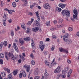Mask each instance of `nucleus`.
Masks as SVG:
<instances>
[{
    "instance_id": "nucleus-36",
    "label": "nucleus",
    "mask_w": 79,
    "mask_h": 79,
    "mask_svg": "<svg viewBox=\"0 0 79 79\" xmlns=\"http://www.w3.org/2000/svg\"><path fill=\"white\" fill-rule=\"evenodd\" d=\"M31 64L32 65H34L35 64V61L32 60L31 62Z\"/></svg>"
},
{
    "instance_id": "nucleus-13",
    "label": "nucleus",
    "mask_w": 79,
    "mask_h": 79,
    "mask_svg": "<svg viewBox=\"0 0 79 79\" xmlns=\"http://www.w3.org/2000/svg\"><path fill=\"white\" fill-rule=\"evenodd\" d=\"M13 47L15 50H16V52H18V47L16 46V43L13 44Z\"/></svg>"
},
{
    "instance_id": "nucleus-20",
    "label": "nucleus",
    "mask_w": 79,
    "mask_h": 79,
    "mask_svg": "<svg viewBox=\"0 0 79 79\" xmlns=\"http://www.w3.org/2000/svg\"><path fill=\"white\" fill-rule=\"evenodd\" d=\"M22 74L23 77H25L26 76V74L25 71H23Z\"/></svg>"
},
{
    "instance_id": "nucleus-62",
    "label": "nucleus",
    "mask_w": 79,
    "mask_h": 79,
    "mask_svg": "<svg viewBox=\"0 0 79 79\" xmlns=\"http://www.w3.org/2000/svg\"><path fill=\"white\" fill-rule=\"evenodd\" d=\"M17 57H18V55H15V59H16V58H17Z\"/></svg>"
},
{
    "instance_id": "nucleus-5",
    "label": "nucleus",
    "mask_w": 79,
    "mask_h": 79,
    "mask_svg": "<svg viewBox=\"0 0 79 79\" xmlns=\"http://www.w3.org/2000/svg\"><path fill=\"white\" fill-rule=\"evenodd\" d=\"M61 66H59L57 69H56L54 71V73H60V71H61Z\"/></svg>"
},
{
    "instance_id": "nucleus-6",
    "label": "nucleus",
    "mask_w": 79,
    "mask_h": 79,
    "mask_svg": "<svg viewBox=\"0 0 79 79\" xmlns=\"http://www.w3.org/2000/svg\"><path fill=\"white\" fill-rule=\"evenodd\" d=\"M69 35L68 33H66L65 34V35L63 36V40H65V39H67L68 38H69Z\"/></svg>"
},
{
    "instance_id": "nucleus-1",
    "label": "nucleus",
    "mask_w": 79,
    "mask_h": 79,
    "mask_svg": "<svg viewBox=\"0 0 79 79\" xmlns=\"http://www.w3.org/2000/svg\"><path fill=\"white\" fill-rule=\"evenodd\" d=\"M61 13L63 16H66L67 18L70 16V12L69 10H64L62 11Z\"/></svg>"
},
{
    "instance_id": "nucleus-19",
    "label": "nucleus",
    "mask_w": 79,
    "mask_h": 79,
    "mask_svg": "<svg viewBox=\"0 0 79 79\" xmlns=\"http://www.w3.org/2000/svg\"><path fill=\"white\" fill-rule=\"evenodd\" d=\"M8 79L7 78H5L4 79H11V77H12V73H10V74L8 76Z\"/></svg>"
},
{
    "instance_id": "nucleus-50",
    "label": "nucleus",
    "mask_w": 79,
    "mask_h": 79,
    "mask_svg": "<svg viewBox=\"0 0 79 79\" xmlns=\"http://www.w3.org/2000/svg\"><path fill=\"white\" fill-rule=\"evenodd\" d=\"M27 33H29V32H30V30H29V28L27 29Z\"/></svg>"
},
{
    "instance_id": "nucleus-42",
    "label": "nucleus",
    "mask_w": 79,
    "mask_h": 79,
    "mask_svg": "<svg viewBox=\"0 0 79 79\" xmlns=\"http://www.w3.org/2000/svg\"><path fill=\"white\" fill-rule=\"evenodd\" d=\"M1 6L2 7H3V1H1Z\"/></svg>"
},
{
    "instance_id": "nucleus-9",
    "label": "nucleus",
    "mask_w": 79,
    "mask_h": 79,
    "mask_svg": "<svg viewBox=\"0 0 79 79\" xmlns=\"http://www.w3.org/2000/svg\"><path fill=\"white\" fill-rule=\"evenodd\" d=\"M64 40L65 42H67V44H70L71 43V40H68L67 39H66L65 40Z\"/></svg>"
},
{
    "instance_id": "nucleus-2",
    "label": "nucleus",
    "mask_w": 79,
    "mask_h": 79,
    "mask_svg": "<svg viewBox=\"0 0 79 79\" xmlns=\"http://www.w3.org/2000/svg\"><path fill=\"white\" fill-rule=\"evenodd\" d=\"M40 44L39 45V48L41 50L42 52H43L44 49V47H45V45H44L43 43V41H40Z\"/></svg>"
},
{
    "instance_id": "nucleus-52",
    "label": "nucleus",
    "mask_w": 79,
    "mask_h": 79,
    "mask_svg": "<svg viewBox=\"0 0 79 79\" xmlns=\"http://www.w3.org/2000/svg\"><path fill=\"white\" fill-rule=\"evenodd\" d=\"M34 54L32 53L30 55V56L32 58H33L34 57Z\"/></svg>"
},
{
    "instance_id": "nucleus-61",
    "label": "nucleus",
    "mask_w": 79,
    "mask_h": 79,
    "mask_svg": "<svg viewBox=\"0 0 79 79\" xmlns=\"http://www.w3.org/2000/svg\"><path fill=\"white\" fill-rule=\"evenodd\" d=\"M52 38L53 39H56V36L55 35H53L52 36Z\"/></svg>"
},
{
    "instance_id": "nucleus-7",
    "label": "nucleus",
    "mask_w": 79,
    "mask_h": 79,
    "mask_svg": "<svg viewBox=\"0 0 79 79\" xmlns=\"http://www.w3.org/2000/svg\"><path fill=\"white\" fill-rule=\"evenodd\" d=\"M73 19L72 18H71V20L73 21H74V19H77V15H74L73 14Z\"/></svg>"
},
{
    "instance_id": "nucleus-16",
    "label": "nucleus",
    "mask_w": 79,
    "mask_h": 79,
    "mask_svg": "<svg viewBox=\"0 0 79 79\" xmlns=\"http://www.w3.org/2000/svg\"><path fill=\"white\" fill-rule=\"evenodd\" d=\"M44 76L45 79H48V73H44Z\"/></svg>"
},
{
    "instance_id": "nucleus-53",
    "label": "nucleus",
    "mask_w": 79,
    "mask_h": 79,
    "mask_svg": "<svg viewBox=\"0 0 79 79\" xmlns=\"http://www.w3.org/2000/svg\"><path fill=\"white\" fill-rule=\"evenodd\" d=\"M67 62L68 63H69V64H70V63H71V60H70L68 59L67 60Z\"/></svg>"
},
{
    "instance_id": "nucleus-35",
    "label": "nucleus",
    "mask_w": 79,
    "mask_h": 79,
    "mask_svg": "<svg viewBox=\"0 0 79 79\" xmlns=\"http://www.w3.org/2000/svg\"><path fill=\"white\" fill-rule=\"evenodd\" d=\"M55 46H54V45H53L52 46V47L51 48V50L52 51H53V50H54V49H55Z\"/></svg>"
},
{
    "instance_id": "nucleus-22",
    "label": "nucleus",
    "mask_w": 79,
    "mask_h": 79,
    "mask_svg": "<svg viewBox=\"0 0 79 79\" xmlns=\"http://www.w3.org/2000/svg\"><path fill=\"white\" fill-rule=\"evenodd\" d=\"M1 74L2 77H4L6 76V73L3 72H2L1 73Z\"/></svg>"
},
{
    "instance_id": "nucleus-45",
    "label": "nucleus",
    "mask_w": 79,
    "mask_h": 79,
    "mask_svg": "<svg viewBox=\"0 0 79 79\" xmlns=\"http://www.w3.org/2000/svg\"><path fill=\"white\" fill-rule=\"evenodd\" d=\"M43 53L44 55H47V52L46 51H44L43 52Z\"/></svg>"
},
{
    "instance_id": "nucleus-39",
    "label": "nucleus",
    "mask_w": 79,
    "mask_h": 79,
    "mask_svg": "<svg viewBox=\"0 0 79 79\" xmlns=\"http://www.w3.org/2000/svg\"><path fill=\"white\" fill-rule=\"evenodd\" d=\"M31 44L32 48H35V47L34 46L35 45V44H34V43H31Z\"/></svg>"
},
{
    "instance_id": "nucleus-27",
    "label": "nucleus",
    "mask_w": 79,
    "mask_h": 79,
    "mask_svg": "<svg viewBox=\"0 0 79 79\" xmlns=\"http://www.w3.org/2000/svg\"><path fill=\"white\" fill-rule=\"evenodd\" d=\"M59 50L61 52H64V48H60Z\"/></svg>"
},
{
    "instance_id": "nucleus-12",
    "label": "nucleus",
    "mask_w": 79,
    "mask_h": 79,
    "mask_svg": "<svg viewBox=\"0 0 79 79\" xmlns=\"http://www.w3.org/2000/svg\"><path fill=\"white\" fill-rule=\"evenodd\" d=\"M39 29V27H35L34 28H32V31H33V32H37Z\"/></svg>"
},
{
    "instance_id": "nucleus-11",
    "label": "nucleus",
    "mask_w": 79,
    "mask_h": 79,
    "mask_svg": "<svg viewBox=\"0 0 79 79\" xmlns=\"http://www.w3.org/2000/svg\"><path fill=\"white\" fill-rule=\"evenodd\" d=\"M19 40L21 45H23V44H24V41L21 38H20L19 39Z\"/></svg>"
},
{
    "instance_id": "nucleus-56",
    "label": "nucleus",
    "mask_w": 79,
    "mask_h": 79,
    "mask_svg": "<svg viewBox=\"0 0 79 79\" xmlns=\"http://www.w3.org/2000/svg\"><path fill=\"white\" fill-rule=\"evenodd\" d=\"M72 72H73V70H72L71 69L69 72V73L70 74H71V73H72Z\"/></svg>"
},
{
    "instance_id": "nucleus-33",
    "label": "nucleus",
    "mask_w": 79,
    "mask_h": 79,
    "mask_svg": "<svg viewBox=\"0 0 79 79\" xmlns=\"http://www.w3.org/2000/svg\"><path fill=\"white\" fill-rule=\"evenodd\" d=\"M11 58L12 60H15V57H14V55H13V54H11Z\"/></svg>"
},
{
    "instance_id": "nucleus-41",
    "label": "nucleus",
    "mask_w": 79,
    "mask_h": 79,
    "mask_svg": "<svg viewBox=\"0 0 79 79\" xmlns=\"http://www.w3.org/2000/svg\"><path fill=\"white\" fill-rule=\"evenodd\" d=\"M32 22H31L30 21H29L27 23V24H28V25H29V26H31V24H32Z\"/></svg>"
},
{
    "instance_id": "nucleus-31",
    "label": "nucleus",
    "mask_w": 79,
    "mask_h": 79,
    "mask_svg": "<svg viewBox=\"0 0 79 79\" xmlns=\"http://www.w3.org/2000/svg\"><path fill=\"white\" fill-rule=\"evenodd\" d=\"M21 27L23 29H26V27H25V24H22L21 25Z\"/></svg>"
},
{
    "instance_id": "nucleus-38",
    "label": "nucleus",
    "mask_w": 79,
    "mask_h": 79,
    "mask_svg": "<svg viewBox=\"0 0 79 79\" xmlns=\"http://www.w3.org/2000/svg\"><path fill=\"white\" fill-rule=\"evenodd\" d=\"M5 21H6V20H3V25L4 26H6V23H5Z\"/></svg>"
},
{
    "instance_id": "nucleus-14",
    "label": "nucleus",
    "mask_w": 79,
    "mask_h": 79,
    "mask_svg": "<svg viewBox=\"0 0 79 79\" xmlns=\"http://www.w3.org/2000/svg\"><path fill=\"white\" fill-rule=\"evenodd\" d=\"M59 6L62 8H64V7L66 6V4H60L59 5Z\"/></svg>"
},
{
    "instance_id": "nucleus-59",
    "label": "nucleus",
    "mask_w": 79,
    "mask_h": 79,
    "mask_svg": "<svg viewBox=\"0 0 79 79\" xmlns=\"http://www.w3.org/2000/svg\"><path fill=\"white\" fill-rule=\"evenodd\" d=\"M4 70H5V71H7L8 69V68H6V67H4Z\"/></svg>"
},
{
    "instance_id": "nucleus-60",
    "label": "nucleus",
    "mask_w": 79,
    "mask_h": 79,
    "mask_svg": "<svg viewBox=\"0 0 79 79\" xmlns=\"http://www.w3.org/2000/svg\"><path fill=\"white\" fill-rule=\"evenodd\" d=\"M5 58H6V60H8V57L7 55L5 56Z\"/></svg>"
},
{
    "instance_id": "nucleus-21",
    "label": "nucleus",
    "mask_w": 79,
    "mask_h": 79,
    "mask_svg": "<svg viewBox=\"0 0 79 79\" xmlns=\"http://www.w3.org/2000/svg\"><path fill=\"white\" fill-rule=\"evenodd\" d=\"M73 15H77V11L76 9H75L73 10Z\"/></svg>"
},
{
    "instance_id": "nucleus-24",
    "label": "nucleus",
    "mask_w": 79,
    "mask_h": 79,
    "mask_svg": "<svg viewBox=\"0 0 79 79\" xmlns=\"http://www.w3.org/2000/svg\"><path fill=\"white\" fill-rule=\"evenodd\" d=\"M35 23L37 26H40V23H39V22L37 20H36Z\"/></svg>"
},
{
    "instance_id": "nucleus-43",
    "label": "nucleus",
    "mask_w": 79,
    "mask_h": 79,
    "mask_svg": "<svg viewBox=\"0 0 79 79\" xmlns=\"http://www.w3.org/2000/svg\"><path fill=\"white\" fill-rule=\"evenodd\" d=\"M38 75V72H36V71H35L34 73V75L35 76H37V75Z\"/></svg>"
},
{
    "instance_id": "nucleus-18",
    "label": "nucleus",
    "mask_w": 79,
    "mask_h": 79,
    "mask_svg": "<svg viewBox=\"0 0 79 79\" xmlns=\"http://www.w3.org/2000/svg\"><path fill=\"white\" fill-rule=\"evenodd\" d=\"M56 11H58V12H61V9L60 8L58 7H56Z\"/></svg>"
},
{
    "instance_id": "nucleus-28",
    "label": "nucleus",
    "mask_w": 79,
    "mask_h": 79,
    "mask_svg": "<svg viewBox=\"0 0 79 79\" xmlns=\"http://www.w3.org/2000/svg\"><path fill=\"white\" fill-rule=\"evenodd\" d=\"M58 22L59 23H60V24H61V23H62V22H63V19H60L58 20Z\"/></svg>"
},
{
    "instance_id": "nucleus-49",
    "label": "nucleus",
    "mask_w": 79,
    "mask_h": 79,
    "mask_svg": "<svg viewBox=\"0 0 79 79\" xmlns=\"http://www.w3.org/2000/svg\"><path fill=\"white\" fill-rule=\"evenodd\" d=\"M37 19L39 22L40 21V16H38L37 17Z\"/></svg>"
},
{
    "instance_id": "nucleus-44",
    "label": "nucleus",
    "mask_w": 79,
    "mask_h": 79,
    "mask_svg": "<svg viewBox=\"0 0 79 79\" xmlns=\"http://www.w3.org/2000/svg\"><path fill=\"white\" fill-rule=\"evenodd\" d=\"M39 78H40V76H36L35 77V79H39Z\"/></svg>"
},
{
    "instance_id": "nucleus-17",
    "label": "nucleus",
    "mask_w": 79,
    "mask_h": 79,
    "mask_svg": "<svg viewBox=\"0 0 79 79\" xmlns=\"http://www.w3.org/2000/svg\"><path fill=\"white\" fill-rule=\"evenodd\" d=\"M31 39V38L29 37H27V38H23V40L26 41V42H28V41H29Z\"/></svg>"
},
{
    "instance_id": "nucleus-15",
    "label": "nucleus",
    "mask_w": 79,
    "mask_h": 79,
    "mask_svg": "<svg viewBox=\"0 0 79 79\" xmlns=\"http://www.w3.org/2000/svg\"><path fill=\"white\" fill-rule=\"evenodd\" d=\"M19 70L18 69L15 70H14L13 72V74L14 76H16L17 74H18V73Z\"/></svg>"
},
{
    "instance_id": "nucleus-4",
    "label": "nucleus",
    "mask_w": 79,
    "mask_h": 79,
    "mask_svg": "<svg viewBox=\"0 0 79 79\" xmlns=\"http://www.w3.org/2000/svg\"><path fill=\"white\" fill-rule=\"evenodd\" d=\"M7 44V41H4L3 43L2 42L0 45L1 50H2V47H3V45H4V47H6Z\"/></svg>"
},
{
    "instance_id": "nucleus-32",
    "label": "nucleus",
    "mask_w": 79,
    "mask_h": 79,
    "mask_svg": "<svg viewBox=\"0 0 79 79\" xmlns=\"http://www.w3.org/2000/svg\"><path fill=\"white\" fill-rule=\"evenodd\" d=\"M68 30L69 31L71 32V31H73V28L69 27L68 28Z\"/></svg>"
},
{
    "instance_id": "nucleus-46",
    "label": "nucleus",
    "mask_w": 79,
    "mask_h": 79,
    "mask_svg": "<svg viewBox=\"0 0 79 79\" xmlns=\"http://www.w3.org/2000/svg\"><path fill=\"white\" fill-rule=\"evenodd\" d=\"M11 36H13V35H14V32H13V31H11Z\"/></svg>"
},
{
    "instance_id": "nucleus-26",
    "label": "nucleus",
    "mask_w": 79,
    "mask_h": 79,
    "mask_svg": "<svg viewBox=\"0 0 79 79\" xmlns=\"http://www.w3.org/2000/svg\"><path fill=\"white\" fill-rule=\"evenodd\" d=\"M0 58H4V54L1 53L0 54Z\"/></svg>"
},
{
    "instance_id": "nucleus-48",
    "label": "nucleus",
    "mask_w": 79,
    "mask_h": 79,
    "mask_svg": "<svg viewBox=\"0 0 79 79\" xmlns=\"http://www.w3.org/2000/svg\"><path fill=\"white\" fill-rule=\"evenodd\" d=\"M35 14L36 15L37 17L38 16H39V13L38 12H36Z\"/></svg>"
},
{
    "instance_id": "nucleus-37",
    "label": "nucleus",
    "mask_w": 79,
    "mask_h": 79,
    "mask_svg": "<svg viewBox=\"0 0 79 79\" xmlns=\"http://www.w3.org/2000/svg\"><path fill=\"white\" fill-rule=\"evenodd\" d=\"M64 52H65V53H68V51L66 49H64Z\"/></svg>"
},
{
    "instance_id": "nucleus-57",
    "label": "nucleus",
    "mask_w": 79,
    "mask_h": 79,
    "mask_svg": "<svg viewBox=\"0 0 79 79\" xmlns=\"http://www.w3.org/2000/svg\"><path fill=\"white\" fill-rule=\"evenodd\" d=\"M29 15H30V16H32L33 15L32 12H29Z\"/></svg>"
},
{
    "instance_id": "nucleus-25",
    "label": "nucleus",
    "mask_w": 79,
    "mask_h": 79,
    "mask_svg": "<svg viewBox=\"0 0 79 79\" xmlns=\"http://www.w3.org/2000/svg\"><path fill=\"white\" fill-rule=\"evenodd\" d=\"M41 19L43 22H45V18H44V16H41Z\"/></svg>"
},
{
    "instance_id": "nucleus-51",
    "label": "nucleus",
    "mask_w": 79,
    "mask_h": 79,
    "mask_svg": "<svg viewBox=\"0 0 79 79\" xmlns=\"http://www.w3.org/2000/svg\"><path fill=\"white\" fill-rule=\"evenodd\" d=\"M8 55L9 57H10L11 56V54L10 52H9V53H8Z\"/></svg>"
},
{
    "instance_id": "nucleus-55",
    "label": "nucleus",
    "mask_w": 79,
    "mask_h": 79,
    "mask_svg": "<svg viewBox=\"0 0 79 79\" xmlns=\"http://www.w3.org/2000/svg\"><path fill=\"white\" fill-rule=\"evenodd\" d=\"M45 63L46 64H47V65H48V62L46 60L45 61Z\"/></svg>"
},
{
    "instance_id": "nucleus-29",
    "label": "nucleus",
    "mask_w": 79,
    "mask_h": 79,
    "mask_svg": "<svg viewBox=\"0 0 79 79\" xmlns=\"http://www.w3.org/2000/svg\"><path fill=\"white\" fill-rule=\"evenodd\" d=\"M20 58L22 59L23 61H24V60H25V58H24V57L23 56H20Z\"/></svg>"
},
{
    "instance_id": "nucleus-58",
    "label": "nucleus",
    "mask_w": 79,
    "mask_h": 79,
    "mask_svg": "<svg viewBox=\"0 0 79 79\" xmlns=\"http://www.w3.org/2000/svg\"><path fill=\"white\" fill-rule=\"evenodd\" d=\"M60 1L62 2H65L66 0H60Z\"/></svg>"
},
{
    "instance_id": "nucleus-23",
    "label": "nucleus",
    "mask_w": 79,
    "mask_h": 79,
    "mask_svg": "<svg viewBox=\"0 0 79 79\" xmlns=\"http://www.w3.org/2000/svg\"><path fill=\"white\" fill-rule=\"evenodd\" d=\"M50 24V21H48L46 22V25L47 26H49Z\"/></svg>"
},
{
    "instance_id": "nucleus-30",
    "label": "nucleus",
    "mask_w": 79,
    "mask_h": 79,
    "mask_svg": "<svg viewBox=\"0 0 79 79\" xmlns=\"http://www.w3.org/2000/svg\"><path fill=\"white\" fill-rule=\"evenodd\" d=\"M12 5L13 7H16V3L15 2H13L12 3Z\"/></svg>"
},
{
    "instance_id": "nucleus-63",
    "label": "nucleus",
    "mask_w": 79,
    "mask_h": 79,
    "mask_svg": "<svg viewBox=\"0 0 79 79\" xmlns=\"http://www.w3.org/2000/svg\"><path fill=\"white\" fill-rule=\"evenodd\" d=\"M77 36H78V37H79V31L77 32Z\"/></svg>"
},
{
    "instance_id": "nucleus-47",
    "label": "nucleus",
    "mask_w": 79,
    "mask_h": 79,
    "mask_svg": "<svg viewBox=\"0 0 79 79\" xmlns=\"http://www.w3.org/2000/svg\"><path fill=\"white\" fill-rule=\"evenodd\" d=\"M66 71V70L65 71H63L62 72V74H65L67 73Z\"/></svg>"
},
{
    "instance_id": "nucleus-10",
    "label": "nucleus",
    "mask_w": 79,
    "mask_h": 79,
    "mask_svg": "<svg viewBox=\"0 0 79 79\" xmlns=\"http://www.w3.org/2000/svg\"><path fill=\"white\" fill-rule=\"evenodd\" d=\"M55 59H54L52 61V63H51V64L52 65V66H55L56 64H57V63L56 62H55L54 63V61H55Z\"/></svg>"
},
{
    "instance_id": "nucleus-8",
    "label": "nucleus",
    "mask_w": 79,
    "mask_h": 79,
    "mask_svg": "<svg viewBox=\"0 0 79 79\" xmlns=\"http://www.w3.org/2000/svg\"><path fill=\"white\" fill-rule=\"evenodd\" d=\"M44 7L45 9H48V8H50V6H49V4L48 3H46L44 4Z\"/></svg>"
},
{
    "instance_id": "nucleus-64",
    "label": "nucleus",
    "mask_w": 79,
    "mask_h": 79,
    "mask_svg": "<svg viewBox=\"0 0 79 79\" xmlns=\"http://www.w3.org/2000/svg\"><path fill=\"white\" fill-rule=\"evenodd\" d=\"M41 79H45V77H44V76H42V77H41Z\"/></svg>"
},
{
    "instance_id": "nucleus-54",
    "label": "nucleus",
    "mask_w": 79,
    "mask_h": 79,
    "mask_svg": "<svg viewBox=\"0 0 79 79\" xmlns=\"http://www.w3.org/2000/svg\"><path fill=\"white\" fill-rule=\"evenodd\" d=\"M22 76L23 75L22 74V73H20L19 74V77H20V78H21V77H22Z\"/></svg>"
},
{
    "instance_id": "nucleus-34",
    "label": "nucleus",
    "mask_w": 79,
    "mask_h": 79,
    "mask_svg": "<svg viewBox=\"0 0 79 79\" xmlns=\"http://www.w3.org/2000/svg\"><path fill=\"white\" fill-rule=\"evenodd\" d=\"M3 63V60L2 59L0 60V64H2Z\"/></svg>"
},
{
    "instance_id": "nucleus-3",
    "label": "nucleus",
    "mask_w": 79,
    "mask_h": 79,
    "mask_svg": "<svg viewBox=\"0 0 79 79\" xmlns=\"http://www.w3.org/2000/svg\"><path fill=\"white\" fill-rule=\"evenodd\" d=\"M24 67L25 68L27 72V73H29V70L31 69L30 65H27L25 64L24 65Z\"/></svg>"
},
{
    "instance_id": "nucleus-40",
    "label": "nucleus",
    "mask_w": 79,
    "mask_h": 79,
    "mask_svg": "<svg viewBox=\"0 0 79 79\" xmlns=\"http://www.w3.org/2000/svg\"><path fill=\"white\" fill-rule=\"evenodd\" d=\"M65 71H69V68L68 67H66L64 69Z\"/></svg>"
}]
</instances>
